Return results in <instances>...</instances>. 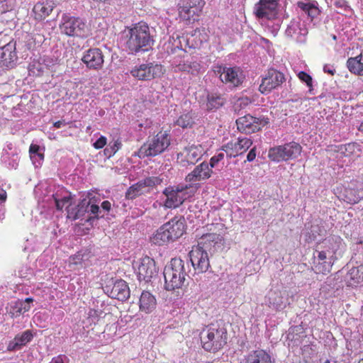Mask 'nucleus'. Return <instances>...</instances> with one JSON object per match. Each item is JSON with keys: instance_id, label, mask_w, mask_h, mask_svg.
<instances>
[{"instance_id": "nucleus-1", "label": "nucleus", "mask_w": 363, "mask_h": 363, "mask_svg": "<svg viewBox=\"0 0 363 363\" xmlns=\"http://www.w3.org/2000/svg\"><path fill=\"white\" fill-rule=\"evenodd\" d=\"M200 338L206 351L216 352L227 344L228 331L224 325L218 322L213 323L203 328Z\"/></svg>"}, {"instance_id": "nucleus-2", "label": "nucleus", "mask_w": 363, "mask_h": 363, "mask_svg": "<svg viewBox=\"0 0 363 363\" xmlns=\"http://www.w3.org/2000/svg\"><path fill=\"white\" fill-rule=\"evenodd\" d=\"M126 45L133 53L147 51L154 40L148 25L144 22L135 23L128 29Z\"/></svg>"}, {"instance_id": "nucleus-3", "label": "nucleus", "mask_w": 363, "mask_h": 363, "mask_svg": "<svg viewBox=\"0 0 363 363\" xmlns=\"http://www.w3.org/2000/svg\"><path fill=\"white\" fill-rule=\"evenodd\" d=\"M186 276L184 261L179 257L172 258L170 264L164 270V289L167 291L181 289Z\"/></svg>"}, {"instance_id": "nucleus-4", "label": "nucleus", "mask_w": 363, "mask_h": 363, "mask_svg": "<svg viewBox=\"0 0 363 363\" xmlns=\"http://www.w3.org/2000/svg\"><path fill=\"white\" fill-rule=\"evenodd\" d=\"M225 231L221 223H211L206 226L204 232L198 238L197 245H194L206 252H213L216 247H220L224 242Z\"/></svg>"}, {"instance_id": "nucleus-5", "label": "nucleus", "mask_w": 363, "mask_h": 363, "mask_svg": "<svg viewBox=\"0 0 363 363\" xmlns=\"http://www.w3.org/2000/svg\"><path fill=\"white\" fill-rule=\"evenodd\" d=\"M171 138L167 131H160L156 135L150 136L147 140L138 150L140 158L155 157L164 152L170 145Z\"/></svg>"}, {"instance_id": "nucleus-6", "label": "nucleus", "mask_w": 363, "mask_h": 363, "mask_svg": "<svg viewBox=\"0 0 363 363\" xmlns=\"http://www.w3.org/2000/svg\"><path fill=\"white\" fill-rule=\"evenodd\" d=\"M60 29L62 33L69 37L84 38L89 35V28L86 22L79 17L67 13L62 16Z\"/></svg>"}, {"instance_id": "nucleus-7", "label": "nucleus", "mask_w": 363, "mask_h": 363, "mask_svg": "<svg viewBox=\"0 0 363 363\" xmlns=\"http://www.w3.org/2000/svg\"><path fill=\"white\" fill-rule=\"evenodd\" d=\"M302 152V147L296 142H290L282 145L269 148V158L275 162L288 161L298 157Z\"/></svg>"}, {"instance_id": "nucleus-8", "label": "nucleus", "mask_w": 363, "mask_h": 363, "mask_svg": "<svg viewBox=\"0 0 363 363\" xmlns=\"http://www.w3.org/2000/svg\"><path fill=\"white\" fill-rule=\"evenodd\" d=\"M189 188V185L184 184L167 186L162 191L166 196L164 206L167 208L179 207L187 199V190Z\"/></svg>"}, {"instance_id": "nucleus-9", "label": "nucleus", "mask_w": 363, "mask_h": 363, "mask_svg": "<svg viewBox=\"0 0 363 363\" xmlns=\"http://www.w3.org/2000/svg\"><path fill=\"white\" fill-rule=\"evenodd\" d=\"M164 73V67L155 62L142 63L135 66L130 70V74L140 81H151L161 77Z\"/></svg>"}, {"instance_id": "nucleus-10", "label": "nucleus", "mask_w": 363, "mask_h": 363, "mask_svg": "<svg viewBox=\"0 0 363 363\" xmlns=\"http://www.w3.org/2000/svg\"><path fill=\"white\" fill-rule=\"evenodd\" d=\"M334 264L333 253L329 250H315L313 254L312 269L315 274H328Z\"/></svg>"}, {"instance_id": "nucleus-11", "label": "nucleus", "mask_w": 363, "mask_h": 363, "mask_svg": "<svg viewBox=\"0 0 363 363\" xmlns=\"http://www.w3.org/2000/svg\"><path fill=\"white\" fill-rule=\"evenodd\" d=\"M284 82L285 76L282 72L270 68L262 77L259 90L262 94H267L279 87Z\"/></svg>"}, {"instance_id": "nucleus-12", "label": "nucleus", "mask_w": 363, "mask_h": 363, "mask_svg": "<svg viewBox=\"0 0 363 363\" xmlns=\"http://www.w3.org/2000/svg\"><path fill=\"white\" fill-rule=\"evenodd\" d=\"M203 155L204 149L201 145H191L185 147L177 154V160L183 167L194 165Z\"/></svg>"}, {"instance_id": "nucleus-13", "label": "nucleus", "mask_w": 363, "mask_h": 363, "mask_svg": "<svg viewBox=\"0 0 363 363\" xmlns=\"http://www.w3.org/2000/svg\"><path fill=\"white\" fill-rule=\"evenodd\" d=\"M252 140L247 137H239L231 140L221 147L229 158L236 157L245 153L252 145Z\"/></svg>"}, {"instance_id": "nucleus-14", "label": "nucleus", "mask_w": 363, "mask_h": 363, "mask_svg": "<svg viewBox=\"0 0 363 363\" xmlns=\"http://www.w3.org/2000/svg\"><path fill=\"white\" fill-rule=\"evenodd\" d=\"M268 121L264 118L254 117L250 114L240 117L236 120L238 130L245 134H251L261 130Z\"/></svg>"}, {"instance_id": "nucleus-15", "label": "nucleus", "mask_w": 363, "mask_h": 363, "mask_svg": "<svg viewBox=\"0 0 363 363\" xmlns=\"http://www.w3.org/2000/svg\"><path fill=\"white\" fill-rule=\"evenodd\" d=\"M191 265L197 274L206 272L210 268V261L208 252L195 246L192 247L189 253Z\"/></svg>"}, {"instance_id": "nucleus-16", "label": "nucleus", "mask_w": 363, "mask_h": 363, "mask_svg": "<svg viewBox=\"0 0 363 363\" xmlns=\"http://www.w3.org/2000/svg\"><path fill=\"white\" fill-rule=\"evenodd\" d=\"M214 73L218 76L222 82L238 86L242 83L238 67H227L217 65L214 67Z\"/></svg>"}, {"instance_id": "nucleus-17", "label": "nucleus", "mask_w": 363, "mask_h": 363, "mask_svg": "<svg viewBox=\"0 0 363 363\" xmlns=\"http://www.w3.org/2000/svg\"><path fill=\"white\" fill-rule=\"evenodd\" d=\"M211 174L212 169L209 167L208 163L203 162L186 176L185 181L189 184V186H196L199 185L200 182L210 178Z\"/></svg>"}, {"instance_id": "nucleus-18", "label": "nucleus", "mask_w": 363, "mask_h": 363, "mask_svg": "<svg viewBox=\"0 0 363 363\" xmlns=\"http://www.w3.org/2000/svg\"><path fill=\"white\" fill-rule=\"evenodd\" d=\"M137 274L139 280L150 281L157 274L155 260L148 256L141 258L137 268Z\"/></svg>"}, {"instance_id": "nucleus-19", "label": "nucleus", "mask_w": 363, "mask_h": 363, "mask_svg": "<svg viewBox=\"0 0 363 363\" xmlns=\"http://www.w3.org/2000/svg\"><path fill=\"white\" fill-rule=\"evenodd\" d=\"M17 60L16 42L11 40L0 48V68L11 69L13 67Z\"/></svg>"}, {"instance_id": "nucleus-20", "label": "nucleus", "mask_w": 363, "mask_h": 363, "mask_svg": "<svg viewBox=\"0 0 363 363\" xmlns=\"http://www.w3.org/2000/svg\"><path fill=\"white\" fill-rule=\"evenodd\" d=\"M82 60L88 68L100 69L104 62V56L101 49L90 48L84 52Z\"/></svg>"}, {"instance_id": "nucleus-21", "label": "nucleus", "mask_w": 363, "mask_h": 363, "mask_svg": "<svg viewBox=\"0 0 363 363\" xmlns=\"http://www.w3.org/2000/svg\"><path fill=\"white\" fill-rule=\"evenodd\" d=\"M33 301L31 297L11 301L7 307V312L11 318H18L30 310Z\"/></svg>"}, {"instance_id": "nucleus-22", "label": "nucleus", "mask_w": 363, "mask_h": 363, "mask_svg": "<svg viewBox=\"0 0 363 363\" xmlns=\"http://www.w3.org/2000/svg\"><path fill=\"white\" fill-rule=\"evenodd\" d=\"M277 0H260L255 14L258 18L272 19L277 13Z\"/></svg>"}, {"instance_id": "nucleus-23", "label": "nucleus", "mask_w": 363, "mask_h": 363, "mask_svg": "<svg viewBox=\"0 0 363 363\" xmlns=\"http://www.w3.org/2000/svg\"><path fill=\"white\" fill-rule=\"evenodd\" d=\"M89 206V201L86 199L80 201L77 205H69L67 208V218L72 220L84 219L86 221H89L91 219L90 217L85 218V216L88 213Z\"/></svg>"}, {"instance_id": "nucleus-24", "label": "nucleus", "mask_w": 363, "mask_h": 363, "mask_svg": "<svg viewBox=\"0 0 363 363\" xmlns=\"http://www.w3.org/2000/svg\"><path fill=\"white\" fill-rule=\"evenodd\" d=\"M331 150L340 154V157H350L352 159L359 157L362 152L360 145L356 143L332 146Z\"/></svg>"}, {"instance_id": "nucleus-25", "label": "nucleus", "mask_w": 363, "mask_h": 363, "mask_svg": "<svg viewBox=\"0 0 363 363\" xmlns=\"http://www.w3.org/2000/svg\"><path fill=\"white\" fill-rule=\"evenodd\" d=\"M55 4L51 0H42L35 4L33 8L34 18L37 21L45 19L52 13Z\"/></svg>"}, {"instance_id": "nucleus-26", "label": "nucleus", "mask_w": 363, "mask_h": 363, "mask_svg": "<svg viewBox=\"0 0 363 363\" xmlns=\"http://www.w3.org/2000/svg\"><path fill=\"white\" fill-rule=\"evenodd\" d=\"M164 225L174 241L182 237L186 231V221L183 216H175Z\"/></svg>"}, {"instance_id": "nucleus-27", "label": "nucleus", "mask_w": 363, "mask_h": 363, "mask_svg": "<svg viewBox=\"0 0 363 363\" xmlns=\"http://www.w3.org/2000/svg\"><path fill=\"white\" fill-rule=\"evenodd\" d=\"M139 311L145 314L151 313L157 306L155 296L148 291H143L138 300Z\"/></svg>"}, {"instance_id": "nucleus-28", "label": "nucleus", "mask_w": 363, "mask_h": 363, "mask_svg": "<svg viewBox=\"0 0 363 363\" xmlns=\"http://www.w3.org/2000/svg\"><path fill=\"white\" fill-rule=\"evenodd\" d=\"M345 281L347 286L356 287L363 285V264L351 268L347 273Z\"/></svg>"}, {"instance_id": "nucleus-29", "label": "nucleus", "mask_w": 363, "mask_h": 363, "mask_svg": "<svg viewBox=\"0 0 363 363\" xmlns=\"http://www.w3.org/2000/svg\"><path fill=\"white\" fill-rule=\"evenodd\" d=\"M240 363H272V357L264 350H256L245 355Z\"/></svg>"}, {"instance_id": "nucleus-30", "label": "nucleus", "mask_w": 363, "mask_h": 363, "mask_svg": "<svg viewBox=\"0 0 363 363\" xmlns=\"http://www.w3.org/2000/svg\"><path fill=\"white\" fill-rule=\"evenodd\" d=\"M110 296L122 301L127 300L130 297V289L127 283L123 280L116 281L111 290Z\"/></svg>"}, {"instance_id": "nucleus-31", "label": "nucleus", "mask_w": 363, "mask_h": 363, "mask_svg": "<svg viewBox=\"0 0 363 363\" xmlns=\"http://www.w3.org/2000/svg\"><path fill=\"white\" fill-rule=\"evenodd\" d=\"M169 230L167 229L166 225L163 224L160 226L157 231L153 234L151 238V241L157 245L162 246L167 245L170 242H174V240L172 235L169 233Z\"/></svg>"}, {"instance_id": "nucleus-32", "label": "nucleus", "mask_w": 363, "mask_h": 363, "mask_svg": "<svg viewBox=\"0 0 363 363\" xmlns=\"http://www.w3.org/2000/svg\"><path fill=\"white\" fill-rule=\"evenodd\" d=\"M169 230L167 229L166 225L163 224L160 226L157 231L153 234L151 238V241L157 245L162 246L167 245L170 242H174V240L172 235L169 233Z\"/></svg>"}, {"instance_id": "nucleus-33", "label": "nucleus", "mask_w": 363, "mask_h": 363, "mask_svg": "<svg viewBox=\"0 0 363 363\" xmlns=\"http://www.w3.org/2000/svg\"><path fill=\"white\" fill-rule=\"evenodd\" d=\"M363 58L362 53L356 57H349L346 62V66L350 73L357 76H363Z\"/></svg>"}, {"instance_id": "nucleus-34", "label": "nucleus", "mask_w": 363, "mask_h": 363, "mask_svg": "<svg viewBox=\"0 0 363 363\" xmlns=\"http://www.w3.org/2000/svg\"><path fill=\"white\" fill-rule=\"evenodd\" d=\"M33 338V334L30 330H27L21 334L17 335L14 337L13 342H11L8 346L9 350H14L17 347H21L30 342Z\"/></svg>"}, {"instance_id": "nucleus-35", "label": "nucleus", "mask_w": 363, "mask_h": 363, "mask_svg": "<svg viewBox=\"0 0 363 363\" xmlns=\"http://www.w3.org/2000/svg\"><path fill=\"white\" fill-rule=\"evenodd\" d=\"M297 6L305 12L311 20L317 17L320 13L318 7L309 0L299 1L297 2Z\"/></svg>"}, {"instance_id": "nucleus-36", "label": "nucleus", "mask_w": 363, "mask_h": 363, "mask_svg": "<svg viewBox=\"0 0 363 363\" xmlns=\"http://www.w3.org/2000/svg\"><path fill=\"white\" fill-rule=\"evenodd\" d=\"M175 72H186L194 74L199 72L201 65L196 61H183L178 64H172Z\"/></svg>"}, {"instance_id": "nucleus-37", "label": "nucleus", "mask_w": 363, "mask_h": 363, "mask_svg": "<svg viewBox=\"0 0 363 363\" xmlns=\"http://www.w3.org/2000/svg\"><path fill=\"white\" fill-rule=\"evenodd\" d=\"M225 99L218 93H211L207 96L206 108L208 111L216 110L224 105Z\"/></svg>"}, {"instance_id": "nucleus-38", "label": "nucleus", "mask_w": 363, "mask_h": 363, "mask_svg": "<svg viewBox=\"0 0 363 363\" xmlns=\"http://www.w3.org/2000/svg\"><path fill=\"white\" fill-rule=\"evenodd\" d=\"M150 193L149 189H145L143 183L140 180L137 183L131 185L125 192V198L127 199L133 200L137 197Z\"/></svg>"}, {"instance_id": "nucleus-39", "label": "nucleus", "mask_w": 363, "mask_h": 363, "mask_svg": "<svg viewBox=\"0 0 363 363\" xmlns=\"http://www.w3.org/2000/svg\"><path fill=\"white\" fill-rule=\"evenodd\" d=\"M179 17L185 21L191 22L196 20V17L198 16L196 14L193 6H183L179 9Z\"/></svg>"}, {"instance_id": "nucleus-40", "label": "nucleus", "mask_w": 363, "mask_h": 363, "mask_svg": "<svg viewBox=\"0 0 363 363\" xmlns=\"http://www.w3.org/2000/svg\"><path fill=\"white\" fill-rule=\"evenodd\" d=\"M266 298H268L267 305L269 308L277 309L282 303V297L280 291H271L268 296H266Z\"/></svg>"}, {"instance_id": "nucleus-41", "label": "nucleus", "mask_w": 363, "mask_h": 363, "mask_svg": "<svg viewBox=\"0 0 363 363\" xmlns=\"http://www.w3.org/2000/svg\"><path fill=\"white\" fill-rule=\"evenodd\" d=\"M362 197L358 194V190L356 189H346L344 194L343 200L350 204L357 203Z\"/></svg>"}, {"instance_id": "nucleus-42", "label": "nucleus", "mask_w": 363, "mask_h": 363, "mask_svg": "<svg viewBox=\"0 0 363 363\" xmlns=\"http://www.w3.org/2000/svg\"><path fill=\"white\" fill-rule=\"evenodd\" d=\"M176 125L182 128H191L194 123V118L191 113L182 114L175 122Z\"/></svg>"}, {"instance_id": "nucleus-43", "label": "nucleus", "mask_w": 363, "mask_h": 363, "mask_svg": "<svg viewBox=\"0 0 363 363\" xmlns=\"http://www.w3.org/2000/svg\"><path fill=\"white\" fill-rule=\"evenodd\" d=\"M140 181L143 183L145 189H149L150 191V189L160 185L163 182V178L159 176H152L147 177Z\"/></svg>"}, {"instance_id": "nucleus-44", "label": "nucleus", "mask_w": 363, "mask_h": 363, "mask_svg": "<svg viewBox=\"0 0 363 363\" xmlns=\"http://www.w3.org/2000/svg\"><path fill=\"white\" fill-rule=\"evenodd\" d=\"M298 77L301 82L306 84L307 86L310 89V91H311L313 88V79L311 76L306 72L301 71L298 74Z\"/></svg>"}, {"instance_id": "nucleus-45", "label": "nucleus", "mask_w": 363, "mask_h": 363, "mask_svg": "<svg viewBox=\"0 0 363 363\" xmlns=\"http://www.w3.org/2000/svg\"><path fill=\"white\" fill-rule=\"evenodd\" d=\"M84 262V255L79 252L77 254L71 256L69 257V267L72 266H77L80 265L82 267V263Z\"/></svg>"}, {"instance_id": "nucleus-46", "label": "nucleus", "mask_w": 363, "mask_h": 363, "mask_svg": "<svg viewBox=\"0 0 363 363\" xmlns=\"http://www.w3.org/2000/svg\"><path fill=\"white\" fill-rule=\"evenodd\" d=\"M101 314V311L98 310L91 308L89 311L87 319L89 320L90 324L96 323L99 321L100 315Z\"/></svg>"}, {"instance_id": "nucleus-47", "label": "nucleus", "mask_w": 363, "mask_h": 363, "mask_svg": "<svg viewBox=\"0 0 363 363\" xmlns=\"http://www.w3.org/2000/svg\"><path fill=\"white\" fill-rule=\"evenodd\" d=\"M56 208L59 211L62 210L64 206L68 203L71 199L70 196H65L61 199H57L55 195H53Z\"/></svg>"}, {"instance_id": "nucleus-48", "label": "nucleus", "mask_w": 363, "mask_h": 363, "mask_svg": "<svg viewBox=\"0 0 363 363\" xmlns=\"http://www.w3.org/2000/svg\"><path fill=\"white\" fill-rule=\"evenodd\" d=\"M192 38H194V40L198 39L199 40V43L197 41L195 42V46H200L203 41H206V34L201 33L200 31L195 30Z\"/></svg>"}, {"instance_id": "nucleus-49", "label": "nucleus", "mask_w": 363, "mask_h": 363, "mask_svg": "<svg viewBox=\"0 0 363 363\" xmlns=\"http://www.w3.org/2000/svg\"><path fill=\"white\" fill-rule=\"evenodd\" d=\"M252 102L251 99L247 96L245 97H241L238 99L237 102L235 104V108H237L238 106H239L240 108H244L246 106H247L249 104H250Z\"/></svg>"}, {"instance_id": "nucleus-50", "label": "nucleus", "mask_w": 363, "mask_h": 363, "mask_svg": "<svg viewBox=\"0 0 363 363\" xmlns=\"http://www.w3.org/2000/svg\"><path fill=\"white\" fill-rule=\"evenodd\" d=\"M121 142L119 140H115L113 144L110 143L109 147L111 148V150L109 152V157L114 155L121 147Z\"/></svg>"}, {"instance_id": "nucleus-51", "label": "nucleus", "mask_w": 363, "mask_h": 363, "mask_svg": "<svg viewBox=\"0 0 363 363\" xmlns=\"http://www.w3.org/2000/svg\"><path fill=\"white\" fill-rule=\"evenodd\" d=\"M107 139L105 136H101L94 144L93 146L95 149L99 150L103 148L106 145Z\"/></svg>"}, {"instance_id": "nucleus-52", "label": "nucleus", "mask_w": 363, "mask_h": 363, "mask_svg": "<svg viewBox=\"0 0 363 363\" xmlns=\"http://www.w3.org/2000/svg\"><path fill=\"white\" fill-rule=\"evenodd\" d=\"M223 158H224V154L218 153L211 158L210 163L208 164H210L211 168L214 167Z\"/></svg>"}, {"instance_id": "nucleus-53", "label": "nucleus", "mask_w": 363, "mask_h": 363, "mask_svg": "<svg viewBox=\"0 0 363 363\" xmlns=\"http://www.w3.org/2000/svg\"><path fill=\"white\" fill-rule=\"evenodd\" d=\"M257 156V147H253L249 151L247 155V162H252L255 160Z\"/></svg>"}, {"instance_id": "nucleus-54", "label": "nucleus", "mask_w": 363, "mask_h": 363, "mask_svg": "<svg viewBox=\"0 0 363 363\" xmlns=\"http://www.w3.org/2000/svg\"><path fill=\"white\" fill-rule=\"evenodd\" d=\"M323 71L324 72L328 73L331 76H333L335 73V69L334 68L333 65H325L323 67Z\"/></svg>"}, {"instance_id": "nucleus-55", "label": "nucleus", "mask_w": 363, "mask_h": 363, "mask_svg": "<svg viewBox=\"0 0 363 363\" xmlns=\"http://www.w3.org/2000/svg\"><path fill=\"white\" fill-rule=\"evenodd\" d=\"M6 199H7L6 191L4 189L0 188V206H1L2 204H4L6 202Z\"/></svg>"}, {"instance_id": "nucleus-56", "label": "nucleus", "mask_w": 363, "mask_h": 363, "mask_svg": "<svg viewBox=\"0 0 363 363\" xmlns=\"http://www.w3.org/2000/svg\"><path fill=\"white\" fill-rule=\"evenodd\" d=\"M191 3L192 6H196L199 9H201L206 4L205 0H191Z\"/></svg>"}, {"instance_id": "nucleus-57", "label": "nucleus", "mask_w": 363, "mask_h": 363, "mask_svg": "<svg viewBox=\"0 0 363 363\" xmlns=\"http://www.w3.org/2000/svg\"><path fill=\"white\" fill-rule=\"evenodd\" d=\"M99 211V207L98 205L92 204L89 206L88 212H90L93 215H96Z\"/></svg>"}, {"instance_id": "nucleus-58", "label": "nucleus", "mask_w": 363, "mask_h": 363, "mask_svg": "<svg viewBox=\"0 0 363 363\" xmlns=\"http://www.w3.org/2000/svg\"><path fill=\"white\" fill-rule=\"evenodd\" d=\"M40 150V146L35 144H31L29 147V152L30 154L38 153Z\"/></svg>"}, {"instance_id": "nucleus-59", "label": "nucleus", "mask_w": 363, "mask_h": 363, "mask_svg": "<svg viewBox=\"0 0 363 363\" xmlns=\"http://www.w3.org/2000/svg\"><path fill=\"white\" fill-rule=\"evenodd\" d=\"M101 208L106 211H109L111 210V203L110 201H104L102 203H101Z\"/></svg>"}, {"instance_id": "nucleus-60", "label": "nucleus", "mask_w": 363, "mask_h": 363, "mask_svg": "<svg viewBox=\"0 0 363 363\" xmlns=\"http://www.w3.org/2000/svg\"><path fill=\"white\" fill-rule=\"evenodd\" d=\"M52 363H64V356L58 355L52 359Z\"/></svg>"}, {"instance_id": "nucleus-61", "label": "nucleus", "mask_w": 363, "mask_h": 363, "mask_svg": "<svg viewBox=\"0 0 363 363\" xmlns=\"http://www.w3.org/2000/svg\"><path fill=\"white\" fill-rule=\"evenodd\" d=\"M66 125V123L64 120L62 121H56L53 123V126L56 128H61L62 125Z\"/></svg>"}, {"instance_id": "nucleus-62", "label": "nucleus", "mask_w": 363, "mask_h": 363, "mask_svg": "<svg viewBox=\"0 0 363 363\" xmlns=\"http://www.w3.org/2000/svg\"><path fill=\"white\" fill-rule=\"evenodd\" d=\"M177 39L179 40V44H176L177 40H174V45H175V47H176V48H179V49H181V50H182V45H180V43H181V42H180V38H179V37H177Z\"/></svg>"}, {"instance_id": "nucleus-63", "label": "nucleus", "mask_w": 363, "mask_h": 363, "mask_svg": "<svg viewBox=\"0 0 363 363\" xmlns=\"http://www.w3.org/2000/svg\"><path fill=\"white\" fill-rule=\"evenodd\" d=\"M110 150H111V148H110V147H109V146H108V147H107L106 148H105V150H104V154H105L106 156H108V157H109V152H110Z\"/></svg>"}, {"instance_id": "nucleus-64", "label": "nucleus", "mask_w": 363, "mask_h": 363, "mask_svg": "<svg viewBox=\"0 0 363 363\" xmlns=\"http://www.w3.org/2000/svg\"><path fill=\"white\" fill-rule=\"evenodd\" d=\"M359 130L363 133V122L360 124Z\"/></svg>"}]
</instances>
